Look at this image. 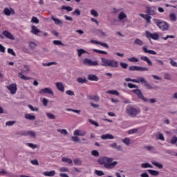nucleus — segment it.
Segmentation results:
<instances>
[{
    "mask_svg": "<svg viewBox=\"0 0 177 177\" xmlns=\"http://www.w3.org/2000/svg\"><path fill=\"white\" fill-rule=\"evenodd\" d=\"M97 162L100 165H104V168H106V169H113V168H115V165L118 164V162L114 161V159L107 156L99 158Z\"/></svg>",
    "mask_w": 177,
    "mask_h": 177,
    "instance_id": "f257e3e1",
    "label": "nucleus"
},
{
    "mask_svg": "<svg viewBox=\"0 0 177 177\" xmlns=\"http://www.w3.org/2000/svg\"><path fill=\"white\" fill-rule=\"evenodd\" d=\"M126 82H136V84H144V86L147 88V89H158V86H151L149 82H147V80L145 77H138V79H131L130 77H127L124 79Z\"/></svg>",
    "mask_w": 177,
    "mask_h": 177,
    "instance_id": "f03ea898",
    "label": "nucleus"
},
{
    "mask_svg": "<svg viewBox=\"0 0 177 177\" xmlns=\"http://www.w3.org/2000/svg\"><path fill=\"white\" fill-rule=\"evenodd\" d=\"M126 113L131 118H136L138 114H140V109L135 108L133 106L129 104L126 107Z\"/></svg>",
    "mask_w": 177,
    "mask_h": 177,
    "instance_id": "7ed1b4c3",
    "label": "nucleus"
},
{
    "mask_svg": "<svg viewBox=\"0 0 177 177\" xmlns=\"http://www.w3.org/2000/svg\"><path fill=\"white\" fill-rule=\"evenodd\" d=\"M101 62V66H103L104 67H112V68H117L118 67V62L114 59H109L102 57Z\"/></svg>",
    "mask_w": 177,
    "mask_h": 177,
    "instance_id": "20e7f679",
    "label": "nucleus"
},
{
    "mask_svg": "<svg viewBox=\"0 0 177 177\" xmlns=\"http://www.w3.org/2000/svg\"><path fill=\"white\" fill-rule=\"evenodd\" d=\"M153 21L154 24H156V26L160 28V30H162V31H168V28H169V24L166 21L158 19H153Z\"/></svg>",
    "mask_w": 177,
    "mask_h": 177,
    "instance_id": "39448f33",
    "label": "nucleus"
},
{
    "mask_svg": "<svg viewBox=\"0 0 177 177\" xmlns=\"http://www.w3.org/2000/svg\"><path fill=\"white\" fill-rule=\"evenodd\" d=\"M129 71H149V68L138 66H131L129 67Z\"/></svg>",
    "mask_w": 177,
    "mask_h": 177,
    "instance_id": "423d86ee",
    "label": "nucleus"
},
{
    "mask_svg": "<svg viewBox=\"0 0 177 177\" xmlns=\"http://www.w3.org/2000/svg\"><path fill=\"white\" fill-rule=\"evenodd\" d=\"M145 35L148 39H154L155 41H157L160 38L158 33H151L149 30L145 32Z\"/></svg>",
    "mask_w": 177,
    "mask_h": 177,
    "instance_id": "0eeeda50",
    "label": "nucleus"
},
{
    "mask_svg": "<svg viewBox=\"0 0 177 177\" xmlns=\"http://www.w3.org/2000/svg\"><path fill=\"white\" fill-rule=\"evenodd\" d=\"M132 92L137 95L139 99H141V100H143V102H149V100L143 95V93H142V91L140 89H134L132 90Z\"/></svg>",
    "mask_w": 177,
    "mask_h": 177,
    "instance_id": "6e6552de",
    "label": "nucleus"
},
{
    "mask_svg": "<svg viewBox=\"0 0 177 177\" xmlns=\"http://www.w3.org/2000/svg\"><path fill=\"white\" fill-rule=\"evenodd\" d=\"M7 88L10 91L11 95H15L17 91V84L16 83L7 86Z\"/></svg>",
    "mask_w": 177,
    "mask_h": 177,
    "instance_id": "1a4fd4ad",
    "label": "nucleus"
},
{
    "mask_svg": "<svg viewBox=\"0 0 177 177\" xmlns=\"http://www.w3.org/2000/svg\"><path fill=\"white\" fill-rule=\"evenodd\" d=\"M84 64H88V66H99V62L97 61H92L88 58L83 60Z\"/></svg>",
    "mask_w": 177,
    "mask_h": 177,
    "instance_id": "9d476101",
    "label": "nucleus"
},
{
    "mask_svg": "<svg viewBox=\"0 0 177 177\" xmlns=\"http://www.w3.org/2000/svg\"><path fill=\"white\" fill-rule=\"evenodd\" d=\"M1 34L2 35H4V37L7 38V39H11V41H15V36H13V35H12L10 32L8 30H3Z\"/></svg>",
    "mask_w": 177,
    "mask_h": 177,
    "instance_id": "9b49d317",
    "label": "nucleus"
},
{
    "mask_svg": "<svg viewBox=\"0 0 177 177\" xmlns=\"http://www.w3.org/2000/svg\"><path fill=\"white\" fill-rule=\"evenodd\" d=\"M39 93H40V95H44V94L48 93V95H53L54 94L53 91L52 90V88H48V87L40 90L39 91Z\"/></svg>",
    "mask_w": 177,
    "mask_h": 177,
    "instance_id": "f8f14e48",
    "label": "nucleus"
},
{
    "mask_svg": "<svg viewBox=\"0 0 177 177\" xmlns=\"http://www.w3.org/2000/svg\"><path fill=\"white\" fill-rule=\"evenodd\" d=\"M147 13L149 16H154L156 14V7H146Z\"/></svg>",
    "mask_w": 177,
    "mask_h": 177,
    "instance_id": "ddd939ff",
    "label": "nucleus"
},
{
    "mask_svg": "<svg viewBox=\"0 0 177 177\" xmlns=\"http://www.w3.org/2000/svg\"><path fill=\"white\" fill-rule=\"evenodd\" d=\"M87 80H88V81H95V82H97V81H99V77L96 75L90 74L87 75Z\"/></svg>",
    "mask_w": 177,
    "mask_h": 177,
    "instance_id": "4468645a",
    "label": "nucleus"
},
{
    "mask_svg": "<svg viewBox=\"0 0 177 177\" xmlns=\"http://www.w3.org/2000/svg\"><path fill=\"white\" fill-rule=\"evenodd\" d=\"M110 147L114 149V150H117L118 151H121L122 150V147L121 145H117V142H113L109 145Z\"/></svg>",
    "mask_w": 177,
    "mask_h": 177,
    "instance_id": "2eb2a0df",
    "label": "nucleus"
},
{
    "mask_svg": "<svg viewBox=\"0 0 177 177\" xmlns=\"http://www.w3.org/2000/svg\"><path fill=\"white\" fill-rule=\"evenodd\" d=\"M140 60H142L143 62H146L148 64V66H153V62L147 57V56H141Z\"/></svg>",
    "mask_w": 177,
    "mask_h": 177,
    "instance_id": "dca6fc26",
    "label": "nucleus"
},
{
    "mask_svg": "<svg viewBox=\"0 0 177 177\" xmlns=\"http://www.w3.org/2000/svg\"><path fill=\"white\" fill-rule=\"evenodd\" d=\"M57 89L60 92H64V86H63V83L62 82H57L55 84Z\"/></svg>",
    "mask_w": 177,
    "mask_h": 177,
    "instance_id": "f3484780",
    "label": "nucleus"
},
{
    "mask_svg": "<svg viewBox=\"0 0 177 177\" xmlns=\"http://www.w3.org/2000/svg\"><path fill=\"white\" fill-rule=\"evenodd\" d=\"M102 140H107V139H114V136L111 134H104L101 136Z\"/></svg>",
    "mask_w": 177,
    "mask_h": 177,
    "instance_id": "a211bd4d",
    "label": "nucleus"
},
{
    "mask_svg": "<svg viewBox=\"0 0 177 177\" xmlns=\"http://www.w3.org/2000/svg\"><path fill=\"white\" fill-rule=\"evenodd\" d=\"M140 17H142V19H145L147 21V23H151V16L149 15H145V14H140Z\"/></svg>",
    "mask_w": 177,
    "mask_h": 177,
    "instance_id": "6ab92c4d",
    "label": "nucleus"
},
{
    "mask_svg": "<svg viewBox=\"0 0 177 177\" xmlns=\"http://www.w3.org/2000/svg\"><path fill=\"white\" fill-rule=\"evenodd\" d=\"M142 50L145 53H149V55H157V52L153 50H148L147 47H142Z\"/></svg>",
    "mask_w": 177,
    "mask_h": 177,
    "instance_id": "aec40b11",
    "label": "nucleus"
},
{
    "mask_svg": "<svg viewBox=\"0 0 177 177\" xmlns=\"http://www.w3.org/2000/svg\"><path fill=\"white\" fill-rule=\"evenodd\" d=\"M43 175H44V176H55V175H56V171H55V170L44 171L43 172Z\"/></svg>",
    "mask_w": 177,
    "mask_h": 177,
    "instance_id": "412c9836",
    "label": "nucleus"
},
{
    "mask_svg": "<svg viewBox=\"0 0 177 177\" xmlns=\"http://www.w3.org/2000/svg\"><path fill=\"white\" fill-rule=\"evenodd\" d=\"M51 19L53 20V21H54L55 24H56L57 26H63V22H62L60 19L55 18V17H52Z\"/></svg>",
    "mask_w": 177,
    "mask_h": 177,
    "instance_id": "4be33fe9",
    "label": "nucleus"
},
{
    "mask_svg": "<svg viewBox=\"0 0 177 177\" xmlns=\"http://www.w3.org/2000/svg\"><path fill=\"white\" fill-rule=\"evenodd\" d=\"M18 77L19 78H21V80H24V81H30V80H32V77H27L23 75V73H18Z\"/></svg>",
    "mask_w": 177,
    "mask_h": 177,
    "instance_id": "5701e85b",
    "label": "nucleus"
},
{
    "mask_svg": "<svg viewBox=\"0 0 177 177\" xmlns=\"http://www.w3.org/2000/svg\"><path fill=\"white\" fill-rule=\"evenodd\" d=\"M151 164L152 165H154V167H157V168H158L159 169H162V168H164V165H162V164L156 161L152 160Z\"/></svg>",
    "mask_w": 177,
    "mask_h": 177,
    "instance_id": "b1692460",
    "label": "nucleus"
},
{
    "mask_svg": "<svg viewBox=\"0 0 177 177\" xmlns=\"http://www.w3.org/2000/svg\"><path fill=\"white\" fill-rule=\"evenodd\" d=\"M31 32L32 34H35V35H38V34H39V32H41V30H39V29H38L37 28V26H32V30H31Z\"/></svg>",
    "mask_w": 177,
    "mask_h": 177,
    "instance_id": "393cba45",
    "label": "nucleus"
},
{
    "mask_svg": "<svg viewBox=\"0 0 177 177\" xmlns=\"http://www.w3.org/2000/svg\"><path fill=\"white\" fill-rule=\"evenodd\" d=\"M149 174L150 175H152L153 176H158V175H160V172L157 170H153V169H148Z\"/></svg>",
    "mask_w": 177,
    "mask_h": 177,
    "instance_id": "a878e982",
    "label": "nucleus"
},
{
    "mask_svg": "<svg viewBox=\"0 0 177 177\" xmlns=\"http://www.w3.org/2000/svg\"><path fill=\"white\" fill-rule=\"evenodd\" d=\"M71 140L72 142H78V143H80V145H83L86 143L85 142L80 141V138H78V137L77 136H72Z\"/></svg>",
    "mask_w": 177,
    "mask_h": 177,
    "instance_id": "bb28decb",
    "label": "nucleus"
},
{
    "mask_svg": "<svg viewBox=\"0 0 177 177\" xmlns=\"http://www.w3.org/2000/svg\"><path fill=\"white\" fill-rule=\"evenodd\" d=\"M106 93H109V95H115L116 96H120V92H118L117 90H109L106 92Z\"/></svg>",
    "mask_w": 177,
    "mask_h": 177,
    "instance_id": "cd10ccee",
    "label": "nucleus"
},
{
    "mask_svg": "<svg viewBox=\"0 0 177 177\" xmlns=\"http://www.w3.org/2000/svg\"><path fill=\"white\" fill-rule=\"evenodd\" d=\"M25 118H26V120H30V121H34V120H35V116L30 113H27L25 115Z\"/></svg>",
    "mask_w": 177,
    "mask_h": 177,
    "instance_id": "c85d7f7f",
    "label": "nucleus"
},
{
    "mask_svg": "<svg viewBox=\"0 0 177 177\" xmlns=\"http://www.w3.org/2000/svg\"><path fill=\"white\" fill-rule=\"evenodd\" d=\"M125 18H127V15L124 14V12H120L118 15V19L119 20H124Z\"/></svg>",
    "mask_w": 177,
    "mask_h": 177,
    "instance_id": "c756f323",
    "label": "nucleus"
},
{
    "mask_svg": "<svg viewBox=\"0 0 177 177\" xmlns=\"http://www.w3.org/2000/svg\"><path fill=\"white\" fill-rule=\"evenodd\" d=\"M29 48L31 50H34L37 48V44L34 41L29 42Z\"/></svg>",
    "mask_w": 177,
    "mask_h": 177,
    "instance_id": "7c9ffc66",
    "label": "nucleus"
},
{
    "mask_svg": "<svg viewBox=\"0 0 177 177\" xmlns=\"http://www.w3.org/2000/svg\"><path fill=\"white\" fill-rule=\"evenodd\" d=\"M77 81L79 84H85L86 82H88V80L86 77L82 79V77H77Z\"/></svg>",
    "mask_w": 177,
    "mask_h": 177,
    "instance_id": "2f4dec72",
    "label": "nucleus"
},
{
    "mask_svg": "<svg viewBox=\"0 0 177 177\" xmlns=\"http://www.w3.org/2000/svg\"><path fill=\"white\" fill-rule=\"evenodd\" d=\"M133 44L134 45H138V46H142V45H143V41L140 40V39H136Z\"/></svg>",
    "mask_w": 177,
    "mask_h": 177,
    "instance_id": "473e14b6",
    "label": "nucleus"
},
{
    "mask_svg": "<svg viewBox=\"0 0 177 177\" xmlns=\"http://www.w3.org/2000/svg\"><path fill=\"white\" fill-rule=\"evenodd\" d=\"M122 143H124L127 146H129L131 145V140H129V138H125L122 140Z\"/></svg>",
    "mask_w": 177,
    "mask_h": 177,
    "instance_id": "72a5a7b5",
    "label": "nucleus"
},
{
    "mask_svg": "<svg viewBox=\"0 0 177 177\" xmlns=\"http://www.w3.org/2000/svg\"><path fill=\"white\" fill-rule=\"evenodd\" d=\"M63 162H67L68 164H73V160L71 158L64 157L62 158Z\"/></svg>",
    "mask_w": 177,
    "mask_h": 177,
    "instance_id": "f704fd0d",
    "label": "nucleus"
},
{
    "mask_svg": "<svg viewBox=\"0 0 177 177\" xmlns=\"http://www.w3.org/2000/svg\"><path fill=\"white\" fill-rule=\"evenodd\" d=\"M57 132H59L61 135H64L65 136H67V135H68V131H67L66 129H57Z\"/></svg>",
    "mask_w": 177,
    "mask_h": 177,
    "instance_id": "c9c22d12",
    "label": "nucleus"
},
{
    "mask_svg": "<svg viewBox=\"0 0 177 177\" xmlns=\"http://www.w3.org/2000/svg\"><path fill=\"white\" fill-rule=\"evenodd\" d=\"M53 64H57V62H48V63H43L42 66H44V67H50V66H53Z\"/></svg>",
    "mask_w": 177,
    "mask_h": 177,
    "instance_id": "e433bc0d",
    "label": "nucleus"
},
{
    "mask_svg": "<svg viewBox=\"0 0 177 177\" xmlns=\"http://www.w3.org/2000/svg\"><path fill=\"white\" fill-rule=\"evenodd\" d=\"M88 99L90 100H95V102H99V96L97 95H89Z\"/></svg>",
    "mask_w": 177,
    "mask_h": 177,
    "instance_id": "4c0bfd02",
    "label": "nucleus"
},
{
    "mask_svg": "<svg viewBox=\"0 0 177 177\" xmlns=\"http://www.w3.org/2000/svg\"><path fill=\"white\" fill-rule=\"evenodd\" d=\"M127 60L129 62H131V63H138V62H139V59L135 57H132L131 58H128Z\"/></svg>",
    "mask_w": 177,
    "mask_h": 177,
    "instance_id": "58836bf2",
    "label": "nucleus"
},
{
    "mask_svg": "<svg viewBox=\"0 0 177 177\" xmlns=\"http://www.w3.org/2000/svg\"><path fill=\"white\" fill-rule=\"evenodd\" d=\"M77 55L79 57H81V56H82V55H84V53H86V51H85V50L80 48V49H77Z\"/></svg>",
    "mask_w": 177,
    "mask_h": 177,
    "instance_id": "ea45409f",
    "label": "nucleus"
},
{
    "mask_svg": "<svg viewBox=\"0 0 177 177\" xmlns=\"http://www.w3.org/2000/svg\"><path fill=\"white\" fill-rule=\"evenodd\" d=\"M73 16H80L81 15V10L80 9L77 8L75 10L74 12H72Z\"/></svg>",
    "mask_w": 177,
    "mask_h": 177,
    "instance_id": "a19ab883",
    "label": "nucleus"
},
{
    "mask_svg": "<svg viewBox=\"0 0 177 177\" xmlns=\"http://www.w3.org/2000/svg\"><path fill=\"white\" fill-rule=\"evenodd\" d=\"M142 168H153V165L150 163L146 162L141 165Z\"/></svg>",
    "mask_w": 177,
    "mask_h": 177,
    "instance_id": "79ce46f5",
    "label": "nucleus"
},
{
    "mask_svg": "<svg viewBox=\"0 0 177 177\" xmlns=\"http://www.w3.org/2000/svg\"><path fill=\"white\" fill-rule=\"evenodd\" d=\"M61 9L64 10H67L68 12H73V8L70 6H62Z\"/></svg>",
    "mask_w": 177,
    "mask_h": 177,
    "instance_id": "37998d69",
    "label": "nucleus"
},
{
    "mask_svg": "<svg viewBox=\"0 0 177 177\" xmlns=\"http://www.w3.org/2000/svg\"><path fill=\"white\" fill-rule=\"evenodd\" d=\"M48 118H49V120H56V116L55 115H53L51 113H46Z\"/></svg>",
    "mask_w": 177,
    "mask_h": 177,
    "instance_id": "c03bdc74",
    "label": "nucleus"
},
{
    "mask_svg": "<svg viewBox=\"0 0 177 177\" xmlns=\"http://www.w3.org/2000/svg\"><path fill=\"white\" fill-rule=\"evenodd\" d=\"M3 13L6 16H10V15H12V12L8 8H4Z\"/></svg>",
    "mask_w": 177,
    "mask_h": 177,
    "instance_id": "a18cd8bd",
    "label": "nucleus"
},
{
    "mask_svg": "<svg viewBox=\"0 0 177 177\" xmlns=\"http://www.w3.org/2000/svg\"><path fill=\"white\" fill-rule=\"evenodd\" d=\"M66 111H73V113H77V114H80V113H81V110L73 109L71 108H66Z\"/></svg>",
    "mask_w": 177,
    "mask_h": 177,
    "instance_id": "49530a36",
    "label": "nucleus"
},
{
    "mask_svg": "<svg viewBox=\"0 0 177 177\" xmlns=\"http://www.w3.org/2000/svg\"><path fill=\"white\" fill-rule=\"evenodd\" d=\"M14 124H16V120H10L6 122V127H13Z\"/></svg>",
    "mask_w": 177,
    "mask_h": 177,
    "instance_id": "de8ad7c7",
    "label": "nucleus"
},
{
    "mask_svg": "<svg viewBox=\"0 0 177 177\" xmlns=\"http://www.w3.org/2000/svg\"><path fill=\"white\" fill-rule=\"evenodd\" d=\"M88 122H90V124H91V125H94L95 127H99V123H97V122H96L92 119H89Z\"/></svg>",
    "mask_w": 177,
    "mask_h": 177,
    "instance_id": "09e8293b",
    "label": "nucleus"
},
{
    "mask_svg": "<svg viewBox=\"0 0 177 177\" xmlns=\"http://www.w3.org/2000/svg\"><path fill=\"white\" fill-rule=\"evenodd\" d=\"M91 15L92 16H94V17H97V16H99V13H97V11H96L94 9H92L91 10Z\"/></svg>",
    "mask_w": 177,
    "mask_h": 177,
    "instance_id": "8fccbe9b",
    "label": "nucleus"
},
{
    "mask_svg": "<svg viewBox=\"0 0 177 177\" xmlns=\"http://www.w3.org/2000/svg\"><path fill=\"white\" fill-rule=\"evenodd\" d=\"M127 86L130 88V89H133V88H136V89H138V86H136V84H133L132 83H128L127 84Z\"/></svg>",
    "mask_w": 177,
    "mask_h": 177,
    "instance_id": "3c124183",
    "label": "nucleus"
},
{
    "mask_svg": "<svg viewBox=\"0 0 177 177\" xmlns=\"http://www.w3.org/2000/svg\"><path fill=\"white\" fill-rule=\"evenodd\" d=\"M95 174L97 175V176H103V175H104V172L100 170H95Z\"/></svg>",
    "mask_w": 177,
    "mask_h": 177,
    "instance_id": "603ef678",
    "label": "nucleus"
},
{
    "mask_svg": "<svg viewBox=\"0 0 177 177\" xmlns=\"http://www.w3.org/2000/svg\"><path fill=\"white\" fill-rule=\"evenodd\" d=\"M28 109H30V110H31V111H39V109L34 108V106L31 104H28Z\"/></svg>",
    "mask_w": 177,
    "mask_h": 177,
    "instance_id": "864d4df0",
    "label": "nucleus"
},
{
    "mask_svg": "<svg viewBox=\"0 0 177 177\" xmlns=\"http://www.w3.org/2000/svg\"><path fill=\"white\" fill-rule=\"evenodd\" d=\"M32 23H35V24H38L39 23V19L37 17H32L31 19Z\"/></svg>",
    "mask_w": 177,
    "mask_h": 177,
    "instance_id": "5fc2aeb1",
    "label": "nucleus"
},
{
    "mask_svg": "<svg viewBox=\"0 0 177 177\" xmlns=\"http://www.w3.org/2000/svg\"><path fill=\"white\" fill-rule=\"evenodd\" d=\"M171 145H176L177 143V136L172 137L171 140H170Z\"/></svg>",
    "mask_w": 177,
    "mask_h": 177,
    "instance_id": "6e6d98bb",
    "label": "nucleus"
},
{
    "mask_svg": "<svg viewBox=\"0 0 177 177\" xmlns=\"http://www.w3.org/2000/svg\"><path fill=\"white\" fill-rule=\"evenodd\" d=\"M53 44H54V45H62V46H64V44H63L60 40H54Z\"/></svg>",
    "mask_w": 177,
    "mask_h": 177,
    "instance_id": "4d7b16f0",
    "label": "nucleus"
},
{
    "mask_svg": "<svg viewBox=\"0 0 177 177\" xmlns=\"http://www.w3.org/2000/svg\"><path fill=\"white\" fill-rule=\"evenodd\" d=\"M28 147H30V149H37L38 148V145L32 144V143H28L26 144Z\"/></svg>",
    "mask_w": 177,
    "mask_h": 177,
    "instance_id": "13d9d810",
    "label": "nucleus"
},
{
    "mask_svg": "<svg viewBox=\"0 0 177 177\" xmlns=\"http://www.w3.org/2000/svg\"><path fill=\"white\" fill-rule=\"evenodd\" d=\"M170 61V64L172 66V67H177V62L174 61L172 58H170L169 59Z\"/></svg>",
    "mask_w": 177,
    "mask_h": 177,
    "instance_id": "bf43d9fd",
    "label": "nucleus"
},
{
    "mask_svg": "<svg viewBox=\"0 0 177 177\" xmlns=\"http://www.w3.org/2000/svg\"><path fill=\"white\" fill-rule=\"evenodd\" d=\"M91 156H94V157H99L100 153H99V152L97 151V150H93V151H91Z\"/></svg>",
    "mask_w": 177,
    "mask_h": 177,
    "instance_id": "052dcab7",
    "label": "nucleus"
},
{
    "mask_svg": "<svg viewBox=\"0 0 177 177\" xmlns=\"http://www.w3.org/2000/svg\"><path fill=\"white\" fill-rule=\"evenodd\" d=\"M8 53L12 55V56H16V53H15V50L12 48H8Z\"/></svg>",
    "mask_w": 177,
    "mask_h": 177,
    "instance_id": "680f3d73",
    "label": "nucleus"
},
{
    "mask_svg": "<svg viewBox=\"0 0 177 177\" xmlns=\"http://www.w3.org/2000/svg\"><path fill=\"white\" fill-rule=\"evenodd\" d=\"M120 65L122 67V68H124V69L128 68V64H127L125 62H120Z\"/></svg>",
    "mask_w": 177,
    "mask_h": 177,
    "instance_id": "e2e57ef3",
    "label": "nucleus"
},
{
    "mask_svg": "<svg viewBox=\"0 0 177 177\" xmlns=\"http://www.w3.org/2000/svg\"><path fill=\"white\" fill-rule=\"evenodd\" d=\"M24 68H25V70L24 71L25 73H27L30 71V66L27 64L24 65Z\"/></svg>",
    "mask_w": 177,
    "mask_h": 177,
    "instance_id": "0e129e2a",
    "label": "nucleus"
},
{
    "mask_svg": "<svg viewBox=\"0 0 177 177\" xmlns=\"http://www.w3.org/2000/svg\"><path fill=\"white\" fill-rule=\"evenodd\" d=\"M48 99L43 98V100H42L43 106H45V107H46V106H48Z\"/></svg>",
    "mask_w": 177,
    "mask_h": 177,
    "instance_id": "69168bd1",
    "label": "nucleus"
},
{
    "mask_svg": "<svg viewBox=\"0 0 177 177\" xmlns=\"http://www.w3.org/2000/svg\"><path fill=\"white\" fill-rule=\"evenodd\" d=\"M28 135L29 136H31V138H35L36 137L35 132H34V131H28Z\"/></svg>",
    "mask_w": 177,
    "mask_h": 177,
    "instance_id": "338daca9",
    "label": "nucleus"
},
{
    "mask_svg": "<svg viewBox=\"0 0 177 177\" xmlns=\"http://www.w3.org/2000/svg\"><path fill=\"white\" fill-rule=\"evenodd\" d=\"M169 17L173 21H176V15L175 14H170Z\"/></svg>",
    "mask_w": 177,
    "mask_h": 177,
    "instance_id": "774afa93",
    "label": "nucleus"
}]
</instances>
